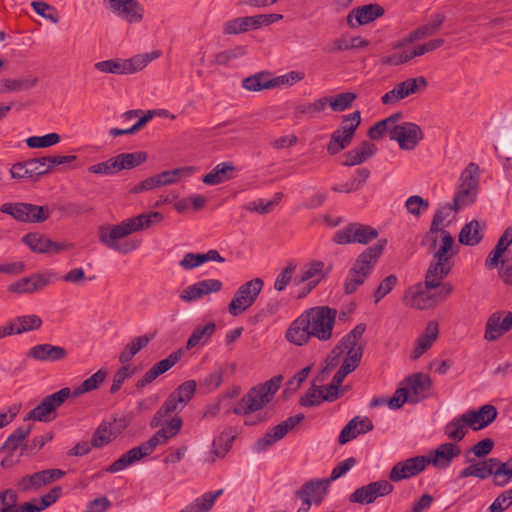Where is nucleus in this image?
Masks as SVG:
<instances>
[{
    "instance_id": "f257e3e1",
    "label": "nucleus",
    "mask_w": 512,
    "mask_h": 512,
    "mask_svg": "<svg viewBox=\"0 0 512 512\" xmlns=\"http://www.w3.org/2000/svg\"><path fill=\"white\" fill-rule=\"evenodd\" d=\"M163 215L160 212H150L149 214H140L135 217L123 220L117 225H102L98 228V237L102 244L121 254H128L136 250L141 241L129 239L121 241L123 238L134 232L148 228L153 223L162 221Z\"/></svg>"
},
{
    "instance_id": "f03ea898",
    "label": "nucleus",
    "mask_w": 512,
    "mask_h": 512,
    "mask_svg": "<svg viewBox=\"0 0 512 512\" xmlns=\"http://www.w3.org/2000/svg\"><path fill=\"white\" fill-rule=\"evenodd\" d=\"M282 380V375H276L270 380L252 387L233 408V413L245 415L244 424L246 426H253L266 421V417L261 414H252L261 410L272 401L281 386Z\"/></svg>"
},
{
    "instance_id": "7ed1b4c3",
    "label": "nucleus",
    "mask_w": 512,
    "mask_h": 512,
    "mask_svg": "<svg viewBox=\"0 0 512 512\" xmlns=\"http://www.w3.org/2000/svg\"><path fill=\"white\" fill-rule=\"evenodd\" d=\"M386 245L387 239L382 238L358 255L347 273L344 283L345 294L354 293L359 286L364 284L367 277L372 273Z\"/></svg>"
},
{
    "instance_id": "20e7f679",
    "label": "nucleus",
    "mask_w": 512,
    "mask_h": 512,
    "mask_svg": "<svg viewBox=\"0 0 512 512\" xmlns=\"http://www.w3.org/2000/svg\"><path fill=\"white\" fill-rule=\"evenodd\" d=\"M365 330V324L360 323L356 325L349 333L342 337L331 351L333 360L339 358L345 352L341 367L345 368L349 372H353L361 362L364 347L359 344V340Z\"/></svg>"
},
{
    "instance_id": "39448f33",
    "label": "nucleus",
    "mask_w": 512,
    "mask_h": 512,
    "mask_svg": "<svg viewBox=\"0 0 512 512\" xmlns=\"http://www.w3.org/2000/svg\"><path fill=\"white\" fill-rule=\"evenodd\" d=\"M160 56L159 51L138 54L130 59H109L95 63L96 70L118 75L133 74L144 69L152 60Z\"/></svg>"
},
{
    "instance_id": "423d86ee",
    "label": "nucleus",
    "mask_w": 512,
    "mask_h": 512,
    "mask_svg": "<svg viewBox=\"0 0 512 512\" xmlns=\"http://www.w3.org/2000/svg\"><path fill=\"white\" fill-rule=\"evenodd\" d=\"M305 318H309V330L312 338L319 341H328L332 338L337 311L328 306H317L304 311Z\"/></svg>"
},
{
    "instance_id": "0eeeda50",
    "label": "nucleus",
    "mask_w": 512,
    "mask_h": 512,
    "mask_svg": "<svg viewBox=\"0 0 512 512\" xmlns=\"http://www.w3.org/2000/svg\"><path fill=\"white\" fill-rule=\"evenodd\" d=\"M264 286L261 278H253L242 284L234 293L228 305V311L232 316H238L249 309L257 300Z\"/></svg>"
},
{
    "instance_id": "6e6552de",
    "label": "nucleus",
    "mask_w": 512,
    "mask_h": 512,
    "mask_svg": "<svg viewBox=\"0 0 512 512\" xmlns=\"http://www.w3.org/2000/svg\"><path fill=\"white\" fill-rule=\"evenodd\" d=\"M377 237L378 231L375 228L355 222L338 230L333 237V241L339 245L351 243L368 244Z\"/></svg>"
},
{
    "instance_id": "1a4fd4ad",
    "label": "nucleus",
    "mask_w": 512,
    "mask_h": 512,
    "mask_svg": "<svg viewBox=\"0 0 512 512\" xmlns=\"http://www.w3.org/2000/svg\"><path fill=\"white\" fill-rule=\"evenodd\" d=\"M71 395V390L68 387L62 388L59 391L46 396L39 405L27 413L24 420H36L46 422L49 416L59 408L66 399Z\"/></svg>"
},
{
    "instance_id": "9d476101",
    "label": "nucleus",
    "mask_w": 512,
    "mask_h": 512,
    "mask_svg": "<svg viewBox=\"0 0 512 512\" xmlns=\"http://www.w3.org/2000/svg\"><path fill=\"white\" fill-rule=\"evenodd\" d=\"M427 86L428 82L423 76L407 78L406 80L396 84L393 89L386 92L381 97V102L385 105L396 104L410 95L424 91Z\"/></svg>"
},
{
    "instance_id": "9b49d317",
    "label": "nucleus",
    "mask_w": 512,
    "mask_h": 512,
    "mask_svg": "<svg viewBox=\"0 0 512 512\" xmlns=\"http://www.w3.org/2000/svg\"><path fill=\"white\" fill-rule=\"evenodd\" d=\"M394 486L387 480L371 482L365 486L357 488L349 495L350 503L368 505L379 497H384L393 492Z\"/></svg>"
},
{
    "instance_id": "f8f14e48",
    "label": "nucleus",
    "mask_w": 512,
    "mask_h": 512,
    "mask_svg": "<svg viewBox=\"0 0 512 512\" xmlns=\"http://www.w3.org/2000/svg\"><path fill=\"white\" fill-rule=\"evenodd\" d=\"M303 419V414H297L277 424L255 442L254 450L258 453L267 450L269 447L281 440L289 431L294 429Z\"/></svg>"
},
{
    "instance_id": "ddd939ff",
    "label": "nucleus",
    "mask_w": 512,
    "mask_h": 512,
    "mask_svg": "<svg viewBox=\"0 0 512 512\" xmlns=\"http://www.w3.org/2000/svg\"><path fill=\"white\" fill-rule=\"evenodd\" d=\"M390 139L397 141L401 149L412 150L423 139V132L419 125L412 122H404L392 127Z\"/></svg>"
},
{
    "instance_id": "4468645a",
    "label": "nucleus",
    "mask_w": 512,
    "mask_h": 512,
    "mask_svg": "<svg viewBox=\"0 0 512 512\" xmlns=\"http://www.w3.org/2000/svg\"><path fill=\"white\" fill-rule=\"evenodd\" d=\"M329 486L330 480H326L325 478L311 479L305 482L295 492V495L302 501L303 505H307L308 507H311L313 503L319 505L328 493Z\"/></svg>"
},
{
    "instance_id": "2eb2a0df",
    "label": "nucleus",
    "mask_w": 512,
    "mask_h": 512,
    "mask_svg": "<svg viewBox=\"0 0 512 512\" xmlns=\"http://www.w3.org/2000/svg\"><path fill=\"white\" fill-rule=\"evenodd\" d=\"M65 475V472L61 469H45L35 472L30 475L22 477L17 487L21 492H28L31 490H39L41 487L51 484L52 482L59 480Z\"/></svg>"
},
{
    "instance_id": "dca6fc26",
    "label": "nucleus",
    "mask_w": 512,
    "mask_h": 512,
    "mask_svg": "<svg viewBox=\"0 0 512 512\" xmlns=\"http://www.w3.org/2000/svg\"><path fill=\"white\" fill-rule=\"evenodd\" d=\"M428 464L429 460H426V456L424 455L400 461L392 467L389 479L392 482H399L404 479L412 478L424 471Z\"/></svg>"
},
{
    "instance_id": "f3484780",
    "label": "nucleus",
    "mask_w": 512,
    "mask_h": 512,
    "mask_svg": "<svg viewBox=\"0 0 512 512\" xmlns=\"http://www.w3.org/2000/svg\"><path fill=\"white\" fill-rule=\"evenodd\" d=\"M108 8L128 23H139L144 17V8L137 0H104Z\"/></svg>"
},
{
    "instance_id": "a211bd4d",
    "label": "nucleus",
    "mask_w": 512,
    "mask_h": 512,
    "mask_svg": "<svg viewBox=\"0 0 512 512\" xmlns=\"http://www.w3.org/2000/svg\"><path fill=\"white\" fill-rule=\"evenodd\" d=\"M183 351L181 349L174 351L168 355L165 359L155 363L145 374L137 380L135 387L137 389H143L147 385L151 384L160 375L169 371L175 366L182 358Z\"/></svg>"
},
{
    "instance_id": "6ab92c4d",
    "label": "nucleus",
    "mask_w": 512,
    "mask_h": 512,
    "mask_svg": "<svg viewBox=\"0 0 512 512\" xmlns=\"http://www.w3.org/2000/svg\"><path fill=\"white\" fill-rule=\"evenodd\" d=\"M22 242L26 244L31 251L39 254H58L69 247L68 244L55 242L40 232H32L24 235Z\"/></svg>"
},
{
    "instance_id": "aec40b11",
    "label": "nucleus",
    "mask_w": 512,
    "mask_h": 512,
    "mask_svg": "<svg viewBox=\"0 0 512 512\" xmlns=\"http://www.w3.org/2000/svg\"><path fill=\"white\" fill-rule=\"evenodd\" d=\"M223 287V284L218 279H205L198 281L183 289L179 298L186 303L196 301L206 295L217 293Z\"/></svg>"
},
{
    "instance_id": "412c9836",
    "label": "nucleus",
    "mask_w": 512,
    "mask_h": 512,
    "mask_svg": "<svg viewBox=\"0 0 512 512\" xmlns=\"http://www.w3.org/2000/svg\"><path fill=\"white\" fill-rule=\"evenodd\" d=\"M32 427V424L17 427L0 446V454L14 453L17 449H21L19 456L32 452V446L25 443L26 438L31 433Z\"/></svg>"
},
{
    "instance_id": "4be33fe9",
    "label": "nucleus",
    "mask_w": 512,
    "mask_h": 512,
    "mask_svg": "<svg viewBox=\"0 0 512 512\" xmlns=\"http://www.w3.org/2000/svg\"><path fill=\"white\" fill-rule=\"evenodd\" d=\"M410 396L409 403L416 404L426 399L432 389L431 378L423 373H416L405 379Z\"/></svg>"
},
{
    "instance_id": "5701e85b",
    "label": "nucleus",
    "mask_w": 512,
    "mask_h": 512,
    "mask_svg": "<svg viewBox=\"0 0 512 512\" xmlns=\"http://www.w3.org/2000/svg\"><path fill=\"white\" fill-rule=\"evenodd\" d=\"M498 411L495 406L486 404L478 410H468L463 414V420L474 431L481 430L497 418Z\"/></svg>"
},
{
    "instance_id": "b1692460",
    "label": "nucleus",
    "mask_w": 512,
    "mask_h": 512,
    "mask_svg": "<svg viewBox=\"0 0 512 512\" xmlns=\"http://www.w3.org/2000/svg\"><path fill=\"white\" fill-rule=\"evenodd\" d=\"M384 13V8L377 3L363 5L349 12L347 15V24L352 28L365 25L383 16Z\"/></svg>"
},
{
    "instance_id": "393cba45",
    "label": "nucleus",
    "mask_w": 512,
    "mask_h": 512,
    "mask_svg": "<svg viewBox=\"0 0 512 512\" xmlns=\"http://www.w3.org/2000/svg\"><path fill=\"white\" fill-rule=\"evenodd\" d=\"M461 454V449L454 443L446 442L440 444L435 450L426 456L429 464L439 469H445L450 466L453 459Z\"/></svg>"
},
{
    "instance_id": "a878e982",
    "label": "nucleus",
    "mask_w": 512,
    "mask_h": 512,
    "mask_svg": "<svg viewBox=\"0 0 512 512\" xmlns=\"http://www.w3.org/2000/svg\"><path fill=\"white\" fill-rule=\"evenodd\" d=\"M502 315L503 312L498 311L489 316L485 325V340L496 341L512 328V312H508L501 321Z\"/></svg>"
},
{
    "instance_id": "bb28decb",
    "label": "nucleus",
    "mask_w": 512,
    "mask_h": 512,
    "mask_svg": "<svg viewBox=\"0 0 512 512\" xmlns=\"http://www.w3.org/2000/svg\"><path fill=\"white\" fill-rule=\"evenodd\" d=\"M50 283V279L43 274L34 273L11 283L7 290L16 294H31L42 290Z\"/></svg>"
},
{
    "instance_id": "cd10ccee",
    "label": "nucleus",
    "mask_w": 512,
    "mask_h": 512,
    "mask_svg": "<svg viewBox=\"0 0 512 512\" xmlns=\"http://www.w3.org/2000/svg\"><path fill=\"white\" fill-rule=\"evenodd\" d=\"M454 211L453 204H445L437 209L435 212L429 231L425 234L422 239V245H430L432 249L437 247V236L436 234L441 231H445L441 226L444 221L450 216L451 212Z\"/></svg>"
},
{
    "instance_id": "c85d7f7f",
    "label": "nucleus",
    "mask_w": 512,
    "mask_h": 512,
    "mask_svg": "<svg viewBox=\"0 0 512 512\" xmlns=\"http://www.w3.org/2000/svg\"><path fill=\"white\" fill-rule=\"evenodd\" d=\"M309 318H305L304 312L298 316L288 327L285 338L288 342L303 346L312 338L309 330Z\"/></svg>"
},
{
    "instance_id": "c756f323",
    "label": "nucleus",
    "mask_w": 512,
    "mask_h": 512,
    "mask_svg": "<svg viewBox=\"0 0 512 512\" xmlns=\"http://www.w3.org/2000/svg\"><path fill=\"white\" fill-rule=\"evenodd\" d=\"M27 356L37 361L57 362L67 357V350L48 343L38 344L28 350Z\"/></svg>"
},
{
    "instance_id": "7c9ffc66",
    "label": "nucleus",
    "mask_w": 512,
    "mask_h": 512,
    "mask_svg": "<svg viewBox=\"0 0 512 512\" xmlns=\"http://www.w3.org/2000/svg\"><path fill=\"white\" fill-rule=\"evenodd\" d=\"M453 267V261H443L435 259L429 265V268L425 275V287L426 289H436L440 285V281L446 278Z\"/></svg>"
},
{
    "instance_id": "2f4dec72",
    "label": "nucleus",
    "mask_w": 512,
    "mask_h": 512,
    "mask_svg": "<svg viewBox=\"0 0 512 512\" xmlns=\"http://www.w3.org/2000/svg\"><path fill=\"white\" fill-rule=\"evenodd\" d=\"M377 152V147L372 142L367 140L363 141L358 147L346 152L344 154L345 160L343 165L352 167L364 163Z\"/></svg>"
},
{
    "instance_id": "473e14b6",
    "label": "nucleus",
    "mask_w": 512,
    "mask_h": 512,
    "mask_svg": "<svg viewBox=\"0 0 512 512\" xmlns=\"http://www.w3.org/2000/svg\"><path fill=\"white\" fill-rule=\"evenodd\" d=\"M438 333V324L434 321H430L427 324L424 333L417 338L415 348L410 355L411 359L417 360L426 351H428L432 347L434 341L437 339Z\"/></svg>"
},
{
    "instance_id": "72a5a7b5",
    "label": "nucleus",
    "mask_w": 512,
    "mask_h": 512,
    "mask_svg": "<svg viewBox=\"0 0 512 512\" xmlns=\"http://www.w3.org/2000/svg\"><path fill=\"white\" fill-rule=\"evenodd\" d=\"M419 289V290H413L410 288L408 290V295H406L403 298V301L406 305L419 309V310H425L432 308L436 305V295L432 294L430 291Z\"/></svg>"
},
{
    "instance_id": "f704fd0d",
    "label": "nucleus",
    "mask_w": 512,
    "mask_h": 512,
    "mask_svg": "<svg viewBox=\"0 0 512 512\" xmlns=\"http://www.w3.org/2000/svg\"><path fill=\"white\" fill-rule=\"evenodd\" d=\"M468 463H473L474 459H467ZM497 464L496 458H488L480 463H474L469 465L460 471V478H467L470 476L477 477L479 479H486L489 476H493V468Z\"/></svg>"
},
{
    "instance_id": "c9c22d12",
    "label": "nucleus",
    "mask_w": 512,
    "mask_h": 512,
    "mask_svg": "<svg viewBox=\"0 0 512 512\" xmlns=\"http://www.w3.org/2000/svg\"><path fill=\"white\" fill-rule=\"evenodd\" d=\"M272 74L269 71H260L241 81L242 87L250 92H260L263 90L273 89Z\"/></svg>"
},
{
    "instance_id": "e433bc0d",
    "label": "nucleus",
    "mask_w": 512,
    "mask_h": 512,
    "mask_svg": "<svg viewBox=\"0 0 512 512\" xmlns=\"http://www.w3.org/2000/svg\"><path fill=\"white\" fill-rule=\"evenodd\" d=\"M186 406L182 403V401L177 400V398L171 393L164 403L161 405L159 410L154 414L151 419L150 426L152 428H156L160 426L165 417L173 412H180Z\"/></svg>"
},
{
    "instance_id": "4c0bfd02",
    "label": "nucleus",
    "mask_w": 512,
    "mask_h": 512,
    "mask_svg": "<svg viewBox=\"0 0 512 512\" xmlns=\"http://www.w3.org/2000/svg\"><path fill=\"white\" fill-rule=\"evenodd\" d=\"M233 440L234 436L231 434V431H223L213 440L212 450L205 461L208 463H214L217 458H223L230 450Z\"/></svg>"
},
{
    "instance_id": "58836bf2",
    "label": "nucleus",
    "mask_w": 512,
    "mask_h": 512,
    "mask_svg": "<svg viewBox=\"0 0 512 512\" xmlns=\"http://www.w3.org/2000/svg\"><path fill=\"white\" fill-rule=\"evenodd\" d=\"M153 338V334H145L133 338L128 344H126L123 350L119 353V362L121 364L128 363L138 352L145 348Z\"/></svg>"
},
{
    "instance_id": "ea45409f",
    "label": "nucleus",
    "mask_w": 512,
    "mask_h": 512,
    "mask_svg": "<svg viewBox=\"0 0 512 512\" xmlns=\"http://www.w3.org/2000/svg\"><path fill=\"white\" fill-rule=\"evenodd\" d=\"M235 166L231 162H222L216 165L211 172L206 174L202 181L207 185H218L232 179Z\"/></svg>"
},
{
    "instance_id": "a19ab883",
    "label": "nucleus",
    "mask_w": 512,
    "mask_h": 512,
    "mask_svg": "<svg viewBox=\"0 0 512 512\" xmlns=\"http://www.w3.org/2000/svg\"><path fill=\"white\" fill-rule=\"evenodd\" d=\"M325 264L320 260H313L308 263L301 271L298 283L310 282L311 280H319V282L326 278L332 265H329L327 270L324 271Z\"/></svg>"
},
{
    "instance_id": "79ce46f5",
    "label": "nucleus",
    "mask_w": 512,
    "mask_h": 512,
    "mask_svg": "<svg viewBox=\"0 0 512 512\" xmlns=\"http://www.w3.org/2000/svg\"><path fill=\"white\" fill-rule=\"evenodd\" d=\"M222 494L223 489L204 493L180 512H209L213 508L216 499Z\"/></svg>"
},
{
    "instance_id": "37998d69",
    "label": "nucleus",
    "mask_w": 512,
    "mask_h": 512,
    "mask_svg": "<svg viewBox=\"0 0 512 512\" xmlns=\"http://www.w3.org/2000/svg\"><path fill=\"white\" fill-rule=\"evenodd\" d=\"M483 238L480 224L477 220H472L465 224L459 233V242L467 246H475Z\"/></svg>"
},
{
    "instance_id": "c03bdc74",
    "label": "nucleus",
    "mask_w": 512,
    "mask_h": 512,
    "mask_svg": "<svg viewBox=\"0 0 512 512\" xmlns=\"http://www.w3.org/2000/svg\"><path fill=\"white\" fill-rule=\"evenodd\" d=\"M403 117L402 112H396L391 114L385 119H382L375 123L372 127L368 130V137L372 140H377L383 136V134L386 131H389L392 129L393 126H396L397 122Z\"/></svg>"
},
{
    "instance_id": "a18cd8bd",
    "label": "nucleus",
    "mask_w": 512,
    "mask_h": 512,
    "mask_svg": "<svg viewBox=\"0 0 512 512\" xmlns=\"http://www.w3.org/2000/svg\"><path fill=\"white\" fill-rule=\"evenodd\" d=\"M441 242L438 249H432L434 251V258L443 261H452L453 256L456 252L453 251L454 238L448 231H441ZM429 247H431L429 245Z\"/></svg>"
},
{
    "instance_id": "49530a36",
    "label": "nucleus",
    "mask_w": 512,
    "mask_h": 512,
    "mask_svg": "<svg viewBox=\"0 0 512 512\" xmlns=\"http://www.w3.org/2000/svg\"><path fill=\"white\" fill-rule=\"evenodd\" d=\"M115 437L116 433H114L112 429V423L103 421L95 430L91 439V445L94 448H102L109 444Z\"/></svg>"
},
{
    "instance_id": "de8ad7c7",
    "label": "nucleus",
    "mask_w": 512,
    "mask_h": 512,
    "mask_svg": "<svg viewBox=\"0 0 512 512\" xmlns=\"http://www.w3.org/2000/svg\"><path fill=\"white\" fill-rule=\"evenodd\" d=\"M107 377V372L103 369L98 370L93 375L85 379L77 388L73 391V396L78 397L84 393L96 390L104 382Z\"/></svg>"
},
{
    "instance_id": "09e8293b",
    "label": "nucleus",
    "mask_w": 512,
    "mask_h": 512,
    "mask_svg": "<svg viewBox=\"0 0 512 512\" xmlns=\"http://www.w3.org/2000/svg\"><path fill=\"white\" fill-rule=\"evenodd\" d=\"M467 422L463 420V414L459 417L452 419L449 423L444 427L445 435L454 442L461 441L466 433Z\"/></svg>"
},
{
    "instance_id": "8fccbe9b",
    "label": "nucleus",
    "mask_w": 512,
    "mask_h": 512,
    "mask_svg": "<svg viewBox=\"0 0 512 512\" xmlns=\"http://www.w3.org/2000/svg\"><path fill=\"white\" fill-rule=\"evenodd\" d=\"M228 366H219L213 372L208 374L205 378L200 381V388L206 393L217 390L223 383V376L227 371Z\"/></svg>"
},
{
    "instance_id": "3c124183",
    "label": "nucleus",
    "mask_w": 512,
    "mask_h": 512,
    "mask_svg": "<svg viewBox=\"0 0 512 512\" xmlns=\"http://www.w3.org/2000/svg\"><path fill=\"white\" fill-rule=\"evenodd\" d=\"M215 330L216 325L213 322H210L203 327L195 328L187 340V349L194 348L201 342L205 343L208 341V339L214 334Z\"/></svg>"
},
{
    "instance_id": "603ef678",
    "label": "nucleus",
    "mask_w": 512,
    "mask_h": 512,
    "mask_svg": "<svg viewBox=\"0 0 512 512\" xmlns=\"http://www.w3.org/2000/svg\"><path fill=\"white\" fill-rule=\"evenodd\" d=\"M254 29L251 16L238 17L224 24L223 32L226 35H235Z\"/></svg>"
},
{
    "instance_id": "864d4df0",
    "label": "nucleus",
    "mask_w": 512,
    "mask_h": 512,
    "mask_svg": "<svg viewBox=\"0 0 512 512\" xmlns=\"http://www.w3.org/2000/svg\"><path fill=\"white\" fill-rule=\"evenodd\" d=\"M479 174L480 169L476 163H469L466 168L461 172L460 175V184L461 187H466L468 189L478 190L479 186Z\"/></svg>"
},
{
    "instance_id": "5fc2aeb1",
    "label": "nucleus",
    "mask_w": 512,
    "mask_h": 512,
    "mask_svg": "<svg viewBox=\"0 0 512 512\" xmlns=\"http://www.w3.org/2000/svg\"><path fill=\"white\" fill-rule=\"evenodd\" d=\"M328 105L334 112H343L352 106L356 100L357 95L353 92H342L334 97H325Z\"/></svg>"
},
{
    "instance_id": "6e6d98bb",
    "label": "nucleus",
    "mask_w": 512,
    "mask_h": 512,
    "mask_svg": "<svg viewBox=\"0 0 512 512\" xmlns=\"http://www.w3.org/2000/svg\"><path fill=\"white\" fill-rule=\"evenodd\" d=\"M10 322H14L15 334L37 330L42 325V320L37 315L18 316Z\"/></svg>"
},
{
    "instance_id": "4d7b16f0",
    "label": "nucleus",
    "mask_w": 512,
    "mask_h": 512,
    "mask_svg": "<svg viewBox=\"0 0 512 512\" xmlns=\"http://www.w3.org/2000/svg\"><path fill=\"white\" fill-rule=\"evenodd\" d=\"M361 123L360 111H354L351 114L345 115L342 118L340 126L337 128L341 134H345L350 138H354L355 131Z\"/></svg>"
},
{
    "instance_id": "13d9d810",
    "label": "nucleus",
    "mask_w": 512,
    "mask_h": 512,
    "mask_svg": "<svg viewBox=\"0 0 512 512\" xmlns=\"http://www.w3.org/2000/svg\"><path fill=\"white\" fill-rule=\"evenodd\" d=\"M138 372V369L136 367H132L130 365H124L119 368L115 374L113 375L112 385L110 387V393L115 394L117 393L125 380L131 378Z\"/></svg>"
},
{
    "instance_id": "bf43d9fd",
    "label": "nucleus",
    "mask_w": 512,
    "mask_h": 512,
    "mask_svg": "<svg viewBox=\"0 0 512 512\" xmlns=\"http://www.w3.org/2000/svg\"><path fill=\"white\" fill-rule=\"evenodd\" d=\"M352 140V138L348 137L345 134H341V131L336 129L331 134L330 141L327 145V151L330 155H336L340 151L347 148L351 144Z\"/></svg>"
},
{
    "instance_id": "052dcab7",
    "label": "nucleus",
    "mask_w": 512,
    "mask_h": 512,
    "mask_svg": "<svg viewBox=\"0 0 512 512\" xmlns=\"http://www.w3.org/2000/svg\"><path fill=\"white\" fill-rule=\"evenodd\" d=\"M120 163L123 170L133 169L147 160V153L144 151L120 153Z\"/></svg>"
},
{
    "instance_id": "680f3d73",
    "label": "nucleus",
    "mask_w": 512,
    "mask_h": 512,
    "mask_svg": "<svg viewBox=\"0 0 512 512\" xmlns=\"http://www.w3.org/2000/svg\"><path fill=\"white\" fill-rule=\"evenodd\" d=\"M328 105V101L326 98L322 97L314 101L313 103L300 104L295 107L294 114L295 117L299 118L301 115H310L315 116L317 113L322 112L326 106Z\"/></svg>"
},
{
    "instance_id": "e2e57ef3",
    "label": "nucleus",
    "mask_w": 512,
    "mask_h": 512,
    "mask_svg": "<svg viewBox=\"0 0 512 512\" xmlns=\"http://www.w3.org/2000/svg\"><path fill=\"white\" fill-rule=\"evenodd\" d=\"M496 462L497 464L493 468V483L496 486L503 487L511 480L512 469L498 458H496Z\"/></svg>"
},
{
    "instance_id": "0e129e2a",
    "label": "nucleus",
    "mask_w": 512,
    "mask_h": 512,
    "mask_svg": "<svg viewBox=\"0 0 512 512\" xmlns=\"http://www.w3.org/2000/svg\"><path fill=\"white\" fill-rule=\"evenodd\" d=\"M23 208L27 212V223H42L50 217V210L47 206L25 203Z\"/></svg>"
},
{
    "instance_id": "69168bd1",
    "label": "nucleus",
    "mask_w": 512,
    "mask_h": 512,
    "mask_svg": "<svg viewBox=\"0 0 512 512\" xmlns=\"http://www.w3.org/2000/svg\"><path fill=\"white\" fill-rule=\"evenodd\" d=\"M477 191L478 190L475 189L458 186V191L453 199L454 212H457L463 206L472 204L476 199Z\"/></svg>"
},
{
    "instance_id": "338daca9",
    "label": "nucleus",
    "mask_w": 512,
    "mask_h": 512,
    "mask_svg": "<svg viewBox=\"0 0 512 512\" xmlns=\"http://www.w3.org/2000/svg\"><path fill=\"white\" fill-rule=\"evenodd\" d=\"M196 387L197 383L195 380H187L179 385L172 394L177 398V400L182 401V403L187 406L196 392Z\"/></svg>"
},
{
    "instance_id": "774afa93",
    "label": "nucleus",
    "mask_w": 512,
    "mask_h": 512,
    "mask_svg": "<svg viewBox=\"0 0 512 512\" xmlns=\"http://www.w3.org/2000/svg\"><path fill=\"white\" fill-rule=\"evenodd\" d=\"M59 141V134L49 133L43 136H31L26 139V144L29 148H46L59 143Z\"/></svg>"
}]
</instances>
